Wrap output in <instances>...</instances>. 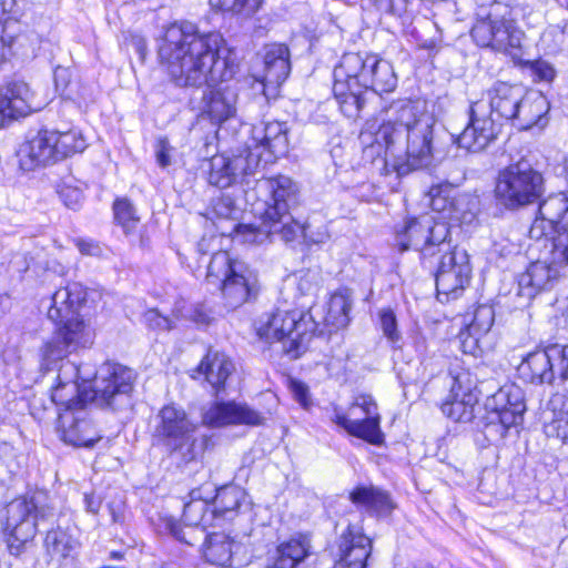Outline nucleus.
<instances>
[{"mask_svg":"<svg viewBox=\"0 0 568 568\" xmlns=\"http://www.w3.org/2000/svg\"><path fill=\"white\" fill-rule=\"evenodd\" d=\"M225 40L219 32H201L187 21L169 26L159 45V59L178 87L211 90L203 95V110L221 123L236 112L237 88L227 83L237 71L234 60L222 55Z\"/></svg>","mask_w":568,"mask_h":568,"instance_id":"f257e3e1","label":"nucleus"},{"mask_svg":"<svg viewBox=\"0 0 568 568\" xmlns=\"http://www.w3.org/2000/svg\"><path fill=\"white\" fill-rule=\"evenodd\" d=\"M379 125L375 142L385 148V169L405 176L435 160V119L418 102L398 101Z\"/></svg>","mask_w":568,"mask_h":568,"instance_id":"f03ea898","label":"nucleus"},{"mask_svg":"<svg viewBox=\"0 0 568 568\" xmlns=\"http://www.w3.org/2000/svg\"><path fill=\"white\" fill-rule=\"evenodd\" d=\"M87 292L80 283H69L52 295L48 318L55 324L54 335L43 346L44 359L54 362L67 354L93 344L94 331L79 315Z\"/></svg>","mask_w":568,"mask_h":568,"instance_id":"7ed1b4c3","label":"nucleus"},{"mask_svg":"<svg viewBox=\"0 0 568 568\" xmlns=\"http://www.w3.org/2000/svg\"><path fill=\"white\" fill-rule=\"evenodd\" d=\"M205 278L207 284L221 291L224 306L229 310H236L250 302L258 292L256 273L227 251L212 255Z\"/></svg>","mask_w":568,"mask_h":568,"instance_id":"20e7f679","label":"nucleus"},{"mask_svg":"<svg viewBox=\"0 0 568 568\" xmlns=\"http://www.w3.org/2000/svg\"><path fill=\"white\" fill-rule=\"evenodd\" d=\"M315 327L308 314L300 311H276L261 317L256 332L265 342H281L283 352L291 358H297L307 348Z\"/></svg>","mask_w":568,"mask_h":568,"instance_id":"39448f33","label":"nucleus"},{"mask_svg":"<svg viewBox=\"0 0 568 568\" xmlns=\"http://www.w3.org/2000/svg\"><path fill=\"white\" fill-rule=\"evenodd\" d=\"M196 423L189 417L184 408L169 404L155 416L153 438L169 455L189 463L196 457Z\"/></svg>","mask_w":568,"mask_h":568,"instance_id":"423d86ee","label":"nucleus"},{"mask_svg":"<svg viewBox=\"0 0 568 568\" xmlns=\"http://www.w3.org/2000/svg\"><path fill=\"white\" fill-rule=\"evenodd\" d=\"M53 516V509L45 504L43 494L12 500L7 506L6 520L10 552L18 555L22 546L36 536L38 524Z\"/></svg>","mask_w":568,"mask_h":568,"instance_id":"0eeeda50","label":"nucleus"},{"mask_svg":"<svg viewBox=\"0 0 568 568\" xmlns=\"http://www.w3.org/2000/svg\"><path fill=\"white\" fill-rule=\"evenodd\" d=\"M449 229L445 223L435 222L429 215L408 219L395 229V244L400 252L415 250L427 261L436 256V251L449 248Z\"/></svg>","mask_w":568,"mask_h":568,"instance_id":"6e6552de","label":"nucleus"},{"mask_svg":"<svg viewBox=\"0 0 568 568\" xmlns=\"http://www.w3.org/2000/svg\"><path fill=\"white\" fill-rule=\"evenodd\" d=\"M338 74L342 79L353 77L364 91L392 92L397 85L392 63L371 53H345L338 64Z\"/></svg>","mask_w":568,"mask_h":568,"instance_id":"1a4fd4ad","label":"nucleus"},{"mask_svg":"<svg viewBox=\"0 0 568 568\" xmlns=\"http://www.w3.org/2000/svg\"><path fill=\"white\" fill-rule=\"evenodd\" d=\"M331 420L351 436L372 445L379 446L384 443L381 415L377 404L371 395H357L346 412L335 407Z\"/></svg>","mask_w":568,"mask_h":568,"instance_id":"9d476101","label":"nucleus"},{"mask_svg":"<svg viewBox=\"0 0 568 568\" xmlns=\"http://www.w3.org/2000/svg\"><path fill=\"white\" fill-rule=\"evenodd\" d=\"M499 172L495 196L508 209L527 205L532 197V152L529 146L519 151V158Z\"/></svg>","mask_w":568,"mask_h":568,"instance_id":"9b49d317","label":"nucleus"},{"mask_svg":"<svg viewBox=\"0 0 568 568\" xmlns=\"http://www.w3.org/2000/svg\"><path fill=\"white\" fill-rule=\"evenodd\" d=\"M135 373L119 363L105 362L97 371L90 390L92 404L99 407H119L129 404L133 390Z\"/></svg>","mask_w":568,"mask_h":568,"instance_id":"f8f14e48","label":"nucleus"},{"mask_svg":"<svg viewBox=\"0 0 568 568\" xmlns=\"http://www.w3.org/2000/svg\"><path fill=\"white\" fill-rule=\"evenodd\" d=\"M488 409L485 417L483 434L490 444L503 440L511 427L523 422L526 409L519 395L514 394L513 387H503L487 399Z\"/></svg>","mask_w":568,"mask_h":568,"instance_id":"ddd939ff","label":"nucleus"},{"mask_svg":"<svg viewBox=\"0 0 568 568\" xmlns=\"http://www.w3.org/2000/svg\"><path fill=\"white\" fill-rule=\"evenodd\" d=\"M438 265L435 274L437 296L448 302L457 298L470 282L471 266L469 255L465 250L453 246L449 242V248L436 251Z\"/></svg>","mask_w":568,"mask_h":568,"instance_id":"4468645a","label":"nucleus"},{"mask_svg":"<svg viewBox=\"0 0 568 568\" xmlns=\"http://www.w3.org/2000/svg\"><path fill=\"white\" fill-rule=\"evenodd\" d=\"M471 37L480 47L508 53L514 60L523 61L519 51L523 48L525 36L513 26L511 21L494 19L489 14L486 19H480L475 23Z\"/></svg>","mask_w":568,"mask_h":568,"instance_id":"2eb2a0df","label":"nucleus"},{"mask_svg":"<svg viewBox=\"0 0 568 568\" xmlns=\"http://www.w3.org/2000/svg\"><path fill=\"white\" fill-rule=\"evenodd\" d=\"M42 103L38 102L30 85L22 80H12L0 87V130L14 120L40 111Z\"/></svg>","mask_w":568,"mask_h":568,"instance_id":"dca6fc26","label":"nucleus"},{"mask_svg":"<svg viewBox=\"0 0 568 568\" xmlns=\"http://www.w3.org/2000/svg\"><path fill=\"white\" fill-rule=\"evenodd\" d=\"M189 497L190 500L185 503L183 508L182 519L184 525L189 527L191 531H184L181 524L176 521H170L168 524V528L178 540L187 545H193L197 538L191 536V532L201 527L200 532L203 535L207 527L214 525L215 518L213 509L207 513L211 493L204 497L202 488H197L191 490Z\"/></svg>","mask_w":568,"mask_h":568,"instance_id":"f3484780","label":"nucleus"},{"mask_svg":"<svg viewBox=\"0 0 568 568\" xmlns=\"http://www.w3.org/2000/svg\"><path fill=\"white\" fill-rule=\"evenodd\" d=\"M497 136L495 122L487 112V103L476 101L469 109V122L456 138V143L469 152L485 150Z\"/></svg>","mask_w":568,"mask_h":568,"instance_id":"a211bd4d","label":"nucleus"},{"mask_svg":"<svg viewBox=\"0 0 568 568\" xmlns=\"http://www.w3.org/2000/svg\"><path fill=\"white\" fill-rule=\"evenodd\" d=\"M258 187L266 193L265 209L261 219L263 221H270L276 216L288 219L290 209L298 200L297 184L286 175H277L262 180Z\"/></svg>","mask_w":568,"mask_h":568,"instance_id":"6ab92c4d","label":"nucleus"},{"mask_svg":"<svg viewBox=\"0 0 568 568\" xmlns=\"http://www.w3.org/2000/svg\"><path fill=\"white\" fill-rule=\"evenodd\" d=\"M58 430L61 439L77 447H92L102 436L89 417L85 407L63 409L59 414Z\"/></svg>","mask_w":568,"mask_h":568,"instance_id":"aec40b11","label":"nucleus"},{"mask_svg":"<svg viewBox=\"0 0 568 568\" xmlns=\"http://www.w3.org/2000/svg\"><path fill=\"white\" fill-rule=\"evenodd\" d=\"M568 232V196L565 193L551 194L538 203L535 216V240L546 239Z\"/></svg>","mask_w":568,"mask_h":568,"instance_id":"412c9836","label":"nucleus"},{"mask_svg":"<svg viewBox=\"0 0 568 568\" xmlns=\"http://www.w3.org/2000/svg\"><path fill=\"white\" fill-rule=\"evenodd\" d=\"M43 547L44 568H74L80 542L69 528L49 530Z\"/></svg>","mask_w":568,"mask_h":568,"instance_id":"4be33fe9","label":"nucleus"},{"mask_svg":"<svg viewBox=\"0 0 568 568\" xmlns=\"http://www.w3.org/2000/svg\"><path fill=\"white\" fill-rule=\"evenodd\" d=\"M264 416L251 408L247 404L231 402H216L203 413V423L211 427L229 425L260 426L264 424Z\"/></svg>","mask_w":568,"mask_h":568,"instance_id":"5701e85b","label":"nucleus"},{"mask_svg":"<svg viewBox=\"0 0 568 568\" xmlns=\"http://www.w3.org/2000/svg\"><path fill=\"white\" fill-rule=\"evenodd\" d=\"M78 375L77 364L68 361L60 366L58 384L51 392V399L57 406L74 410L92 403L90 390L83 389L77 382Z\"/></svg>","mask_w":568,"mask_h":568,"instance_id":"b1692460","label":"nucleus"},{"mask_svg":"<svg viewBox=\"0 0 568 568\" xmlns=\"http://www.w3.org/2000/svg\"><path fill=\"white\" fill-rule=\"evenodd\" d=\"M245 241L262 244L268 237L277 235L282 241L288 243L301 237L306 239V226L297 222L288 213V219L276 216L270 221L261 222L258 227L254 225H240Z\"/></svg>","mask_w":568,"mask_h":568,"instance_id":"393cba45","label":"nucleus"},{"mask_svg":"<svg viewBox=\"0 0 568 568\" xmlns=\"http://www.w3.org/2000/svg\"><path fill=\"white\" fill-rule=\"evenodd\" d=\"M371 552V539L349 525L337 540L335 568H366Z\"/></svg>","mask_w":568,"mask_h":568,"instance_id":"a878e982","label":"nucleus"},{"mask_svg":"<svg viewBox=\"0 0 568 568\" xmlns=\"http://www.w3.org/2000/svg\"><path fill=\"white\" fill-rule=\"evenodd\" d=\"M523 91L518 87H513L506 82H497L486 93L487 112L496 114L500 119L519 120V114L524 108Z\"/></svg>","mask_w":568,"mask_h":568,"instance_id":"bb28decb","label":"nucleus"},{"mask_svg":"<svg viewBox=\"0 0 568 568\" xmlns=\"http://www.w3.org/2000/svg\"><path fill=\"white\" fill-rule=\"evenodd\" d=\"M55 131L40 130L20 148V163L26 170L59 161L55 153Z\"/></svg>","mask_w":568,"mask_h":568,"instance_id":"cd10ccee","label":"nucleus"},{"mask_svg":"<svg viewBox=\"0 0 568 568\" xmlns=\"http://www.w3.org/2000/svg\"><path fill=\"white\" fill-rule=\"evenodd\" d=\"M556 374L568 378V346L551 344L535 348V377L541 384H551Z\"/></svg>","mask_w":568,"mask_h":568,"instance_id":"c85d7f7f","label":"nucleus"},{"mask_svg":"<svg viewBox=\"0 0 568 568\" xmlns=\"http://www.w3.org/2000/svg\"><path fill=\"white\" fill-rule=\"evenodd\" d=\"M234 369L235 366L226 354L210 349L194 372L203 375L215 394H219L225 389L226 381Z\"/></svg>","mask_w":568,"mask_h":568,"instance_id":"c756f323","label":"nucleus"},{"mask_svg":"<svg viewBox=\"0 0 568 568\" xmlns=\"http://www.w3.org/2000/svg\"><path fill=\"white\" fill-rule=\"evenodd\" d=\"M291 72L290 50L285 44L273 43L265 47L264 75L265 87L278 88Z\"/></svg>","mask_w":568,"mask_h":568,"instance_id":"7c9ffc66","label":"nucleus"},{"mask_svg":"<svg viewBox=\"0 0 568 568\" xmlns=\"http://www.w3.org/2000/svg\"><path fill=\"white\" fill-rule=\"evenodd\" d=\"M363 92V87L356 84L353 77L342 79L338 74V65L335 67L333 93L345 116L357 118L359 115L365 103Z\"/></svg>","mask_w":568,"mask_h":568,"instance_id":"2f4dec72","label":"nucleus"},{"mask_svg":"<svg viewBox=\"0 0 568 568\" xmlns=\"http://www.w3.org/2000/svg\"><path fill=\"white\" fill-rule=\"evenodd\" d=\"M288 128L285 122L272 121L252 130L253 145L263 148L275 158L285 155L288 151Z\"/></svg>","mask_w":568,"mask_h":568,"instance_id":"473e14b6","label":"nucleus"},{"mask_svg":"<svg viewBox=\"0 0 568 568\" xmlns=\"http://www.w3.org/2000/svg\"><path fill=\"white\" fill-rule=\"evenodd\" d=\"M349 500L358 508L375 516H387L395 505L389 494L376 486H357L349 493Z\"/></svg>","mask_w":568,"mask_h":568,"instance_id":"72a5a7b5","label":"nucleus"},{"mask_svg":"<svg viewBox=\"0 0 568 568\" xmlns=\"http://www.w3.org/2000/svg\"><path fill=\"white\" fill-rule=\"evenodd\" d=\"M476 397L469 389L462 387L460 376L453 378L450 395L442 405L444 415L455 422H469L474 417Z\"/></svg>","mask_w":568,"mask_h":568,"instance_id":"f704fd0d","label":"nucleus"},{"mask_svg":"<svg viewBox=\"0 0 568 568\" xmlns=\"http://www.w3.org/2000/svg\"><path fill=\"white\" fill-rule=\"evenodd\" d=\"M545 432L568 443V392L552 395L542 413Z\"/></svg>","mask_w":568,"mask_h":568,"instance_id":"c9c22d12","label":"nucleus"},{"mask_svg":"<svg viewBox=\"0 0 568 568\" xmlns=\"http://www.w3.org/2000/svg\"><path fill=\"white\" fill-rule=\"evenodd\" d=\"M310 547L307 536L293 537L277 546L271 564L265 568H295L308 555Z\"/></svg>","mask_w":568,"mask_h":568,"instance_id":"e433bc0d","label":"nucleus"},{"mask_svg":"<svg viewBox=\"0 0 568 568\" xmlns=\"http://www.w3.org/2000/svg\"><path fill=\"white\" fill-rule=\"evenodd\" d=\"M561 232L559 235L535 240V250L539 251V256L535 260V273L549 268L551 264L559 258H564L568 263V235Z\"/></svg>","mask_w":568,"mask_h":568,"instance_id":"4c0bfd02","label":"nucleus"},{"mask_svg":"<svg viewBox=\"0 0 568 568\" xmlns=\"http://www.w3.org/2000/svg\"><path fill=\"white\" fill-rule=\"evenodd\" d=\"M240 548L230 536L224 532H213L206 536L204 557L212 565L233 567L234 554Z\"/></svg>","mask_w":568,"mask_h":568,"instance_id":"58836bf2","label":"nucleus"},{"mask_svg":"<svg viewBox=\"0 0 568 568\" xmlns=\"http://www.w3.org/2000/svg\"><path fill=\"white\" fill-rule=\"evenodd\" d=\"M245 491L240 486L229 485L216 489L213 498L214 518H233L242 503L245 500Z\"/></svg>","mask_w":568,"mask_h":568,"instance_id":"ea45409f","label":"nucleus"},{"mask_svg":"<svg viewBox=\"0 0 568 568\" xmlns=\"http://www.w3.org/2000/svg\"><path fill=\"white\" fill-rule=\"evenodd\" d=\"M261 159L260 146L253 144L230 156V170L234 172V182L240 176L253 174L258 168Z\"/></svg>","mask_w":568,"mask_h":568,"instance_id":"a19ab883","label":"nucleus"},{"mask_svg":"<svg viewBox=\"0 0 568 568\" xmlns=\"http://www.w3.org/2000/svg\"><path fill=\"white\" fill-rule=\"evenodd\" d=\"M352 308V300L348 290H341L335 292L328 302L327 306V323L336 327H344L349 322V312Z\"/></svg>","mask_w":568,"mask_h":568,"instance_id":"79ce46f5","label":"nucleus"},{"mask_svg":"<svg viewBox=\"0 0 568 568\" xmlns=\"http://www.w3.org/2000/svg\"><path fill=\"white\" fill-rule=\"evenodd\" d=\"M55 153H58L59 161L75 153L83 152L87 148L83 135L77 130L67 132L55 131Z\"/></svg>","mask_w":568,"mask_h":568,"instance_id":"37998d69","label":"nucleus"},{"mask_svg":"<svg viewBox=\"0 0 568 568\" xmlns=\"http://www.w3.org/2000/svg\"><path fill=\"white\" fill-rule=\"evenodd\" d=\"M495 321L494 308L489 305H479L475 312L470 324L467 326V334L471 337L473 344L476 345L478 339L487 334Z\"/></svg>","mask_w":568,"mask_h":568,"instance_id":"c03bdc74","label":"nucleus"},{"mask_svg":"<svg viewBox=\"0 0 568 568\" xmlns=\"http://www.w3.org/2000/svg\"><path fill=\"white\" fill-rule=\"evenodd\" d=\"M209 182L221 189L234 183V172L230 170V156L221 154L211 159Z\"/></svg>","mask_w":568,"mask_h":568,"instance_id":"a18cd8bd","label":"nucleus"},{"mask_svg":"<svg viewBox=\"0 0 568 568\" xmlns=\"http://www.w3.org/2000/svg\"><path fill=\"white\" fill-rule=\"evenodd\" d=\"M114 219L128 234L135 231L140 217L136 215L133 204L126 199H118L113 204Z\"/></svg>","mask_w":568,"mask_h":568,"instance_id":"49530a36","label":"nucleus"},{"mask_svg":"<svg viewBox=\"0 0 568 568\" xmlns=\"http://www.w3.org/2000/svg\"><path fill=\"white\" fill-rule=\"evenodd\" d=\"M213 8L232 12L245 18L253 16L262 6L263 0H210Z\"/></svg>","mask_w":568,"mask_h":568,"instance_id":"de8ad7c7","label":"nucleus"},{"mask_svg":"<svg viewBox=\"0 0 568 568\" xmlns=\"http://www.w3.org/2000/svg\"><path fill=\"white\" fill-rule=\"evenodd\" d=\"M381 327L384 336L392 344L394 348L402 347V335L397 329V321L394 312L390 308H385L379 312Z\"/></svg>","mask_w":568,"mask_h":568,"instance_id":"09e8293b","label":"nucleus"},{"mask_svg":"<svg viewBox=\"0 0 568 568\" xmlns=\"http://www.w3.org/2000/svg\"><path fill=\"white\" fill-rule=\"evenodd\" d=\"M378 11L394 16H402L406 12L408 0H367Z\"/></svg>","mask_w":568,"mask_h":568,"instance_id":"8fccbe9b","label":"nucleus"},{"mask_svg":"<svg viewBox=\"0 0 568 568\" xmlns=\"http://www.w3.org/2000/svg\"><path fill=\"white\" fill-rule=\"evenodd\" d=\"M145 324L152 329L170 331L174 327L173 321L159 313L158 310H149L143 315Z\"/></svg>","mask_w":568,"mask_h":568,"instance_id":"3c124183","label":"nucleus"},{"mask_svg":"<svg viewBox=\"0 0 568 568\" xmlns=\"http://www.w3.org/2000/svg\"><path fill=\"white\" fill-rule=\"evenodd\" d=\"M173 148L166 138H160L155 144V159L159 166L162 169L171 164Z\"/></svg>","mask_w":568,"mask_h":568,"instance_id":"603ef678","label":"nucleus"},{"mask_svg":"<svg viewBox=\"0 0 568 568\" xmlns=\"http://www.w3.org/2000/svg\"><path fill=\"white\" fill-rule=\"evenodd\" d=\"M58 193L64 205L72 210H75L83 199L82 192L78 187L68 185L61 186Z\"/></svg>","mask_w":568,"mask_h":568,"instance_id":"864d4df0","label":"nucleus"},{"mask_svg":"<svg viewBox=\"0 0 568 568\" xmlns=\"http://www.w3.org/2000/svg\"><path fill=\"white\" fill-rule=\"evenodd\" d=\"M290 388L295 400L298 402L303 408H308L312 405L310 390L306 384L301 381L292 379L290 382Z\"/></svg>","mask_w":568,"mask_h":568,"instance_id":"5fc2aeb1","label":"nucleus"},{"mask_svg":"<svg viewBox=\"0 0 568 568\" xmlns=\"http://www.w3.org/2000/svg\"><path fill=\"white\" fill-rule=\"evenodd\" d=\"M79 369V375L77 376V382L80 383V386L83 389L91 390V386L95 381L97 371L94 366L90 364L77 365Z\"/></svg>","mask_w":568,"mask_h":568,"instance_id":"6e6d98bb","label":"nucleus"},{"mask_svg":"<svg viewBox=\"0 0 568 568\" xmlns=\"http://www.w3.org/2000/svg\"><path fill=\"white\" fill-rule=\"evenodd\" d=\"M556 77V70L545 60H535V81L550 83Z\"/></svg>","mask_w":568,"mask_h":568,"instance_id":"4d7b16f0","label":"nucleus"},{"mask_svg":"<svg viewBox=\"0 0 568 568\" xmlns=\"http://www.w3.org/2000/svg\"><path fill=\"white\" fill-rule=\"evenodd\" d=\"M518 295L525 297L528 301V305L532 301V274L529 272V267L526 273L519 276Z\"/></svg>","mask_w":568,"mask_h":568,"instance_id":"13d9d810","label":"nucleus"},{"mask_svg":"<svg viewBox=\"0 0 568 568\" xmlns=\"http://www.w3.org/2000/svg\"><path fill=\"white\" fill-rule=\"evenodd\" d=\"M535 106H537L542 114L535 119L534 125L544 129L548 123V119L545 115L550 109V103L541 92L535 98Z\"/></svg>","mask_w":568,"mask_h":568,"instance_id":"bf43d9fd","label":"nucleus"},{"mask_svg":"<svg viewBox=\"0 0 568 568\" xmlns=\"http://www.w3.org/2000/svg\"><path fill=\"white\" fill-rule=\"evenodd\" d=\"M125 41L128 45L132 47L135 50V52L140 55L141 59H144L146 54L148 44L143 36L135 32H130L129 36L125 38Z\"/></svg>","mask_w":568,"mask_h":568,"instance_id":"052dcab7","label":"nucleus"},{"mask_svg":"<svg viewBox=\"0 0 568 568\" xmlns=\"http://www.w3.org/2000/svg\"><path fill=\"white\" fill-rule=\"evenodd\" d=\"M16 26L14 21L6 20L2 34L0 36V65L3 63L6 59L4 47H10L13 43V37L8 33V30Z\"/></svg>","mask_w":568,"mask_h":568,"instance_id":"680f3d73","label":"nucleus"},{"mask_svg":"<svg viewBox=\"0 0 568 568\" xmlns=\"http://www.w3.org/2000/svg\"><path fill=\"white\" fill-rule=\"evenodd\" d=\"M84 504L85 508L91 514H98L100 506H101V499L100 497L95 496L94 494H85L84 495Z\"/></svg>","mask_w":568,"mask_h":568,"instance_id":"e2e57ef3","label":"nucleus"},{"mask_svg":"<svg viewBox=\"0 0 568 568\" xmlns=\"http://www.w3.org/2000/svg\"><path fill=\"white\" fill-rule=\"evenodd\" d=\"M78 247L82 254L93 255L98 253L99 247L92 242L79 241Z\"/></svg>","mask_w":568,"mask_h":568,"instance_id":"0e129e2a","label":"nucleus"},{"mask_svg":"<svg viewBox=\"0 0 568 568\" xmlns=\"http://www.w3.org/2000/svg\"><path fill=\"white\" fill-rule=\"evenodd\" d=\"M16 0H0V18L10 13L16 7Z\"/></svg>","mask_w":568,"mask_h":568,"instance_id":"69168bd1","label":"nucleus"},{"mask_svg":"<svg viewBox=\"0 0 568 568\" xmlns=\"http://www.w3.org/2000/svg\"><path fill=\"white\" fill-rule=\"evenodd\" d=\"M192 320L199 324H207L210 321L209 315L202 310H194L193 315H191Z\"/></svg>","mask_w":568,"mask_h":568,"instance_id":"338daca9","label":"nucleus"},{"mask_svg":"<svg viewBox=\"0 0 568 568\" xmlns=\"http://www.w3.org/2000/svg\"><path fill=\"white\" fill-rule=\"evenodd\" d=\"M534 179H535V201H536L537 197H539L542 192V189H541L542 178L537 171H535Z\"/></svg>","mask_w":568,"mask_h":568,"instance_id":"774afa93","label":"nucleus"}]
</instances>
